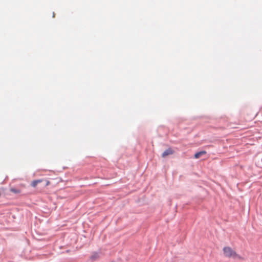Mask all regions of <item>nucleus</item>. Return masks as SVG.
<instances>
[{"label":"nucleus","mask_w":262,"mask_h":262,"mask_svg":"<svg viewBox=\"0 0 262 262\" xmlns=\"http://www.w3.org/2000/svg\"><path fill=\"white\" fill-rule=\"evenodd\" d=\"M173 154V151L172 150V149H171L170 148H169L167 149L166 150H165L163 152V154L162 155V157L163 158H165L166 156H169L170 155H172Z\"/></svg>","instance_id":"f03ea898"},{"label":"nucleus","mask_w":262,"mask_h":262,"mask_svg":"<svg viewBox=\"0 0 262 262\" xmlns=\"http://www.w3.org/2000/svg\"><path fill=\"white\" fill-rule=\"evenodd\" d=\"M224 255L228 258L240 259L241 257L230 247H225L223 248Z\"/></svg>","instance_id":"f257e3e1"},{"label":"nucleus","mask_w":262,"mask_h":262,"mask_svg":"<svg viewBox=\"0 0 262 262\" xmlns=\"http://www.w3.org/2000/svg\"><path fill=\"white\" fill-rule=\"evenodd\" d=\"M11 192L14 193H20V190L19 189H17L16 188H12L10 189Z\"/></svg>","instance_id":"39448f33"},{"label":"nucleus","mask_w":262,"mask_h":262,"mask_svg":"<svg viewBox=\"0 0 262 262\" xmlns=\"http://www.w3.org/2000/svg\"><path fill=\"white\" fill-rule=\"evenodd\" d=\"M50 184V182L49 181H48V180H47V181H46V186H48V185H49Z\"/></svg>","instance_id":"423d86ee"},{"label":"nucleus","mask_w":262,"mask_h":262,"mask_svg":"<svg viewBox=\"0 0 262 262\" xmlns=\"http://www.w3.org/2000/svg\"><path fill=\"white\" fill-rule=\"evenodd\" d=\"M206 154V152L205 151H200V152H198L197 153H196L195 155H194V158L195 159H198L201 156L203 155H205Z\"/></svg>","instance_id":"20e7f679"},{"label":"nucleus","mask_w":262,"mask_h":262,"mask_svg":"<svg viewBox=\"0 0 262 262\" xmlns=\"http://www.w3.org/2000/svg\"><path fill=\"white\" fill-rule=\"evenodd\" d=\"M42 182V180H41V179L34 180L32 182L31 185L33 187H35L38 183H40Z\"/></svg>","instance_id":"7ed1b4c3"}]
</instances>
